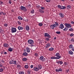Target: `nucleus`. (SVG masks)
I'll list each match as a JSON object with an SVG mask.
<instances>
[{
  "label": "nucleus",
  "instance_id": "obj_1",
  "mask_svg": "<svg viewBox=\"0 0 74 74\" xmlns=\"http://www.w3.org/2000/svg\"><path fill=\"white\" fill-rule=\"evenodd\" d=\"M55 56L56 57H51V59H59L61 58V56L60 55V54L58 53H56Z\"/></svg>",
  "mask_w": 74,
  "mask_h": 74
},
{
  "label": "nucleus",
  "instance_id": "obj_2",
  "mask_svg": "<svg viewBox=\"0 0 74 74\" xmlns=\"http://www.w3.org/2000/svg\"><path fill=\"white\" fill-rule=\"evenodd\" d=\"M64 25L65 26V28L63 29L64 31H67V30L69 29L68 28H71L72 27L71 24L68 23H65L64 24Z\"/></svg>",
  "mask_w": 74,
  "mask_h": 74
},
{
  "label": "nucleus",
  "instance_id": "obj_3",
  "mask_svg": "<svg viewBox=\"0 0 74 74\" xmlns=\"http://www.w3.org/2000/svg\"><path fill=\"white\" fill-rule=\"evenodd\" d=\"M27 42L28 44L29 45L30 47H34V41L32 39H29L28 40Z\"/></svg>",
  "mask_w": 74,
  "mask_h": 74
},
{
  "label": "nucleus",
  "instance_id": "obj_4",
  "mask_svg": "<svg viewBox=\"0 0 74 74\" xmlns=\"http://www.w3.org/2000/svg\"><path fill=\"white\" fill-rule=\"evenodd\" d=\"M58 7L59 8H60L61 10H64L66 8V7L65 6H61L60 5H58Z\"/></svg>",
  "mask_w": 74,
  "mask_h": 74
},
{
  "label": "nucleus",
  "instance_id": "obj_5",
  "mask_svg": "<svg viewBox=\"0 0 74 74\" xmlns=\"http://www.w3.org/2000/svg\"><path fill=\"white\" fill-rule=\"evenodd\" d=\"M12 33H15L16 32V29L14 27H12L11 29Z\"/></svg>",
  "mask_w": 74,
  "mask_h": 74
},
{
  "label": "nucleus",
  "instance_id": "obj_6",
  "mask_svg": "<svg viewBox=\"0 0 74 74\" xmlns=\"http://www.w3.org/2000/svg\"><path fill=\"white\" fill-rule=\"evenodd\" d=\"M21 8V10H22V11H27V9H26V8L24 6H21L20 7Z\"/></svg>",
  "mask_w": 74,
  "mask_h": 74
},
{
  "label": "nucleus",
  "instance_id": "obj_7",
  "mask_svg": "<svg viewBox=\"0 0 74 74\" xmlns=\"http://www.w3.org/2000/svg\"><path fill=\"white\" fill-rule=\"evenodd\" d=\"M44 37H48V38H50L51 37V36L48 34V33H45L44 34Z\"/></svg>",
  "mask_w": 74,
  "mask_h": 74
},
{
  "label": "nucleus",
  "instance_id": "obj_8",
  "mask_svg": "<svg viewBox=\"0 0 74 74\" xmlns=\"http://www.w3.org/2000/svg\"><path fill=\"white\" fill-rule=\"evenodd\" d=\"M56 27V26L55 25V24H53L50 26V27L51 29H54L55 27Z\"/></svg>",
  "mask_w": 74,
  "mask_h": 74
},
{
  "label": "nucleus",
  "instance_id": "obj_9",
  "mask_svg": "<svg viewBox=\"0 0 74 74\" xmlns=\"http://www.w3.org/2000/svg\"><path fill=\"white\" fill-rule=\"evenodd\" d=\"M45 58H44V57L43 56H41L39 58L40 60H41L42 62H44L45 61Z\"/></svg>",
  "mask_w": 74,
  "mask_h": 74
},
{
  "label": "nucleus",
  "instance_id": "obj_10",
  "mask_svg": "<svg viewBox=\"0 0 74 74\" xmlns=\"http://www.w3.org/2000/svg\"><path fill=\"white\" fill-rule=\"evenodd\" d=\"M56 72H59V71H62L63 70L62 68H60L59 69H56Z\"/></svg>",
  "mask_w": 74,
  "mask_h": 74
},
{
  "label": "nucleus",
  "instance_id": "obj_11",
  "mask_svg": "<svg viewBox=\"0 0 74 74\" xmlns=\"http://www.w3.org/2000/svg\"><path fill=\"white\" fill-rule=\"evenodd\" d=\"M59 15L60 16L61 18H63L64 17V14L62 12H60L59 14Z\"/></svg>",
  "mask_w": 74,
  "mask_h": 74
},
{
  "label": "nucleus",
  "instance_id": "obj_12",
  "mask_svg": "<svg viewBox=\"0 0 74 74\" xmlns=\"http://www.w3.org/2000/svg\"><path fill=\"white\" fill-rule=\"evenodd\" d=\"M51 46V44L49 43H48L46 45L45 48H49V47Z\"/></svg>",
  "mask_w": 74,
  "mask_h": 74
},
{
  "label": "nucleus",
  "instance_id": "obj_13",
  "mask_svg": "<svg viewBox=\"0 0 74 74\" xmlns=\"http://www.w3.org/2000/svg\"><path fill=\"white\" fill-rule=\"evenodd\" d=\"M34 70L35 71H37L39 70V69L37 67H34Z\"/></svg>",
  "mask_w": 74,
  "mask_h": 74
},
{
  "label": "nucleus",
  "instance_id": "obj_14",
  "mask_svg": "<svg viewBox=\"0 0 74 74\" xmlns=\"http://www.w3.org/2000/svg\"><path fill=\"white\" fill-rule=\"evenodd\" d=\"M60 27L61 29H63L64 27V26L63 24H61Z\"/></svg>",
  "mask_w": 74,
  "mask_h": 74
},
{
  "label": "nucleus",
  "instance_id": "obj_15",
  "mask_svg": "<svg viewBox=\"0 0 74 74\" xmlns=\"http://www.w3.org/2000/svg\"><path fill=\"white\" fill-rule=\"evenodd\" d=\"M25 29L26 30H30V28L29 27V26L28 25H26L25 26Z\"/></svg>",
  "mask_w": 74,
  "mask_h": 74
},
{
  "label": "nucleus",
  "instance_id": "obj_16",
  "mask_svg": "<svg viewBox=\"0 0 74 74\" xmlns=\"http://www.w3.org/2000/svg\"><path fill=\"white\" fill-rule=\"evenodd\" d=\"M57 63H58V64H60V65H62V64H63V61H58V62H57Z\"/></svg>",
  "mask_w": 74,
  "mask_h": 74
},
{
  "label": "nucleus",
  "instance_id": "obj_17",
  "mask_svg": "<svg viewBox=\"0 0 74 74\" xmlns=\"http://www.w3.org/2000/svg\"><path fill=\"white\" fill-rule=\"evenodd\" d=\"M3 46L5 48H7V47H9V45L7 43H4L3 44Z\"/></svg>",
  "mask_w": 74,
  "mask_h": 74
},
{
  "label": "nucleus",
  "instance_id": "obj_18",
  "mask_svg": "<svg viewBox=\"0 0 74 74\" xmlns=\"http://www.w3.org/2000/svg\"><path fill=\"white\" fill-rule=\"evenodd\" d=\"M18 29L19 30H22L23 29V28L22 27L19 26L18 27Z\"/></svg>",
  "mask_w": 74,
  "mask_h": 74
},
{
  "label": "nucleus",
  "instance_id": "obj_19",
  "mask_svg": "<svg viewBox=\"0 0 74 74\" xmlns=\"http://www.w3.org/2000/svg\"><path fill=\"white\" fill-rule=\"evenodd\" d=\"M71 8V6L70 5H68L66 6V8L67 10H70Z\"/></svg>",
  "mask_w": 74,
  "mask_h": 74
},
{
  "label": "nucleus",
  "instance_id": "obj_20",
  "mask_svg": "<svg viewBox=\"0 0 74 74\" xmlns=\"http://www.w3.org/2000/svg\"><path fill=\"white\" fill-rule=\"evenodd\" d=\"M23 56H27V55H28V53L26 52H24L23 53Z\"/></svg>",
  "mask_w": 74,
  "mask_h": 74
},
{
  "label": "nucleus",
  "instance_id": "obj_21",
  "mask_svg": "<svg viewBox=\"0 0 74 74\" xmlns=\"http://www.w3.org/2000/svg\"><path fill=\"white\" fill-rule=\"evenodd\" d=\"M69 54L71 55H73V52L71 50L69 51Z\"/></svg>",
  "mask_w": 74,
  "mask_h": 74
},
{
  "label": "nucleus",
  "instance_id": "obj_22",
  "mask_svg": "<svg viewBox=\"0 0 74 74\" xmlns=\"http://www.w3.org/2000/svg\"><path fill=\"white\" fill-rule=\"evenodd\" d=\"M26 51H27V52L28 53H29V52H30V49L28 47H27L26 48Z\"/></svg>",
  "mask_w": 74,
  "mask_h": 74
},
{
  "label": "nucleus",
  "instance_id": "obj_23",
  "mask_svg": "<svg viewBox=\"0 0 74 74\" xmlns=\"http://www.w3.org/2000/svg\"><path fill=\"white\" fill-rule=\"evenodd\" d=\"M53 50H54V48L53 47H51L49 49V51H53Z\"/></svg>",
  "mask_w": 74,
  "mask_h": 74
},
{
  "label": "nucleus",
  "instance_id": "obj_24",
  "mask_svg": "<svg viewBox=\"0 0 74 74\" xmlns=\"http://www.w3.org/2000/svg\"><path fill=\"white\" fill-rule=\"evenodd\" d=\"M38 69L40 70V69H42V66L40 64L38 65Z\"/></svg>",
  "mask_w": 74,
  "mask_h": 74
},
{
  "label": "nucleus",
  "instance_id": "obj_25",
  "mask_svg": "<svg viewBox=\"0 0 74 74\" xmlns=\"http://www.w3.org/2000/svg\"><path fill=\"white\" fill-rule=\"evenodd\" d=\"M69 48H73V46L71 44H70L69 46Z\"/></svg>",
  "mask_w": 74,
  "mask_h": 74
},
{
  "label": "nucleus",
  "instance_id": "obj_26",
  "mask_svg": "<svg viewBox=\"0 0 74 74\" xmlns=\"http://www.w3.org/2000/svg\"><path fill=\"white\" fill-rule=\"evenodd\" d=\"M18 19H19L20 20H21V21H22V20H23V18H22V17L20 16H19L18 17Z\"/></svg>",
  "mask_w": 74,
  "mask_h": 74
},
{
  "label": "nucleus",
  "instance_id": "obj_27",
  "mask_svg": "<svg viewBox=\"0 0 74 74\" xmlns=\"http://www.w3.org/2000/svg\"><path fill=\"white\" fill-rule=\"evenodd\" d=\"M8 51L9 52H12V48L10 47V48L8 49Z\"/></svg>",
  "mask_w": 74,
  "mask_h": 74
},
{
  "label": "nucleus",
  "instance_id": "obj_28",
  "mask_svg": "<svg viewBox=\"0 0 74 74\" xmlns=\"http://www.w3.org/2000/svg\"><path fill=\"white\" fill-rule=\"evenodd\" d=\"M25 68L26 69H27L29 68V66L27 65H26L25 66Z\"/></svg>",
  "mask_w": 74,
  "mask_h": 74
},
{
  "label": "nucleus",
  "instance_id": "obj_29",
  "mask_svg": "<svg viewBox=\"0 0 74 74\" xmlns=\"http://www.w3.org/2000/svg\"><path fill=\"white\" fill-rule=\"evenodd\" d=\"M12 62H13V64H16V61L14 60L13 61V60H12Z\"/></svg>",
  "mask_w": 74,
  "mask_h": 74
},
{
  "label": "nucleus",
  "instance_id": "obj_30",
  "mask_svg": "<svg viewBox=\"0 0 74 74\" xmlns=\"http://www.w3.org/2000/svg\"><path fill=\"white\" fill-rule=\"evenodd\" d=\"M39 12L41 13H44V11L42 9H40Z\"/></svg>",
  "mask_w": 74,
  "mask_h": 74
},
{
  "label": "nucleus",
  "instance_id": "obj_31",
  "mask_svg": "<svg viewBox=\"0 0 74 74\" xmlns=\"http://www.w3.org/2000/svg\"><path fill=\"white\" fill-rule=\"evenodd\" d=\"M69 31H70V32H73V30H74V29H73L72 28H71L69 29Z\"/></svg>",
  "mask_w": 74,
  "mask_h": 74
},
{
  "label": "nucleus",
  "instance_id": "obj_32",
  "mask_svg": "<svg viewBox=\"0 0 74 74\" xmlns=\"http://www.w3.org/2000/svg\"><path fill=\"white\" fill-rule=\"evenodd\" d=\"M23 61H26L27 60V58H23L22 59Z\"/></svg>",
  "mask_w": 74,
  "mask_h": 74
},
{
  "label": "nucleus",
  "instance_id": "obj_33",
  "mask_svg": "<svg viewBox=\"0 0 74 74\" xmlns=\"http://www.w3.org/2000/svg\"><path fill=\"white\" fill-rule=\"evenodd\" d=\"M38 25L39 26H42V23H39Z\"/></svg>",
  "mask_w": 74,
  "mask_h": 74
},
{
  "label": "nucleus",
  "instance_id": "obj_34",
  "mask_svg": "<svg viewBox=\"0 0 74 74\" xmlns=\"http://www.w3.org/2000/svg\"><path fill=\"white\" fill-rule=\"evenodd\" d=\"M34 10H32L31 11V13L32 14H34Z\"/></svg>",
  "mask_w": 74,
  "mask_h": 74
},
{
  "label": "nucleus",
  "instance_id": "obj_35",
  "mask_svg": "<svg viewBox=\"0 0 74 74\" xmlns=\"http://www.w3.org/2000/svg\"><path fill=\"white\" fill-rule=\"evenodd\" d=\"M55 25H56V27H57V26H59V23H58L56 22H55Z\"/></svg>",
  "mask_w": 74,
  "mask_h": 74
},
{
  "label": "nucleus",
  "instance_id": "obj_36",
  "mask_svg": "<svg viewBox=\"0 0 74 74\" xmlns=\"http://www.w3.org/2000/svg\"><path fill=\"white\" fill-rule=\"evenodd\" d=\"M45 40L46 41H49V38H45Z\"/></svg>",
  "mask_w": 74,
  "mask_h": 74
},
{
  "label": "nucleus",
  "instance_id": "obj_37",
  "mask_svg": "<svg viewBox=\"0 0 74 74\" xmlns=\"http://www.w3.org/2000/svg\"><path fill=\"white\" fill-rule=\"evenodd\" d=\"M36 7L37 8H40V6L38 5H36Z\"/></svg>",
  "mask_w": 74,
  "mask_h": 74
},
{
  "label": "nucleus",
  "instance_id": "obj_38",
  "mask_svg": "<svg viewBox=\"0 0 74 74\" xmlns=\"http://www.w3.org/2000/svg\"><path fill=\"white\" fill-rule=\"evenodd\" d=\"M56 34H60L61 32H60L57 31L56 32Z\"/></svg>",
  "mask_w": 74,
  "mask_h": 74
},
{
  "label": "nucleus",
  "instance_id": "obj_39",
  "mask_svg": "<svg viewBox=\"0 0 74 74\" xmlns=\"http://www.w3.org/2000/svg\"><path fill=\"white\" fill-rule=\"evenodd\" d=\"M24 72L23 71H21L19 72V74H24Z\"/></svg>",
  "mask_w": 74,
  "mask_h": 74
},
{
  "label": "nucleus",
  "instance_id": "obj_40",
  "mask_svg": "<svg viewBox=\"0 0 74 74\" xmlns=\"http://www.w3.org/2000/svg\"><path fill=\"white\" fill-rule=\"evenodd\" d=\"M4 70V69H0V72H3V71Z\"/></svg>",
  "mask_w": 74,
  "mask_h": 74
},
{
  "label": "nucleus",
  "instance_id": "obj_41",
  "mask_svg": "<svg viewBox=\"0 0 74 74\" xmlns=\"http://www.w3.org/2000/svg\"><path fill=\"white\" fill-rule=\"evenodd\" d=\"M4 26L5 27H7V26H8V24L7 23H5L4 24Z\"/></svg>",
  "mask_w": 74,
  "mask_h": 74
},
{
  "label": "nucleus",
  "instance_id": "obj_42",
  "mask_svg": "<svg viewBox=\"0 0 74 74\" xmlns=\"http://www.w3.org/2000/svg\"><path fill=\"white\" fill-rule=\"evenodd\" d=\"M70 37H73V36H74V34L73 33H71L70 35Z\"/></svg>",
  "mask_w": 74,
  "mask_h": 74
},
{
  "label": "nucleus",
  "instance_id": "obj_43",
  "mask_svg": "<svg viewBox=\"0 0 74 74\" xmlns=\"http://www.w3.org/2000/svg\"><path fill=\"white\" fill-rule=\"evenodd\" d=\"M9 3L10 4H11V3H12V1L11 0H10L9 1Z\"/></svg>",
  "mask_w": 74,
  "mask_h": 74
},
{
  "label": "nucleus",
  "instance_id": "obj_44",
  "mask_svg": "<svg viewBox=\"0 0 74 74\" xmlns=\"http://www.w3.org/2000/svg\"><path fill=\"white\" fill-rule=\"evenodd\" d=\"M70 70L69 69H68V70H66V73H68L69 71Z\"/></svg>",
  "mask_w": 74,
  "mask_h": 74
},
{
  "label": "nucleus",
  "instance_id": "obj_45",
  "mask_svg": "<svg viewBox=\"0 0 74 74\" xmlns=\"http://www.w3.org/2000/svg\"><path fill=\"white\" fill-rule=\"evenodd\" d=\"M46 1V2H47V3H49V2H50L51 1V0H45Z\"/></svg>",
  "mask_w": 74,
  "mask_h": 74
},
{
  "label": "nucleus",
  "instance_id": "obj_46",
  "mask_svg": "<svg viewBox=\"0 0 74 74\" xmlns=\"http://www.w3.org/2000/svg\"><path fill=\"white\" fill-rule=\"evenodd\" d=\"M30 71H31L30 70H29V71H28L27 72V74H30Z\"/></svg>",
  "mask_w": 74,
  "mask_h": 74
},
{
  "label": "nucleus",
  "instance_id": "obj_47",
  "mask_svg": "<svg viewBox=\"0 0 74 74\" xmlns=\"http://www.w3.org/2000/svg\"><path fill=\"white\" fill-rule=\"evenodd\" d=\"M40 8L42 10H44V9H45V8L44 7H40Z\"/></svg>",
  "mask_w": 74,
  "mask_h": 74
},
{
  "label": "nucleus",
  "instance_id": "obj_48",
  "mask_svg": "<svg viewBox=\"0 0 74 74\" xmlns=\"http://www.w3.org/2000/svg\"><path fill=\"white\" fill-rule=\"evenodd\" d=\"M17 23H18V25H21V22L20 21H18Z\"/></svg>",
  "mask_w": 74,
  "mask_h": 74
},
{
  "label": "nucleus",
  "instance_id": "obj_49",
  "mask_svg": "<svg viewBox=\"0 0 74 74\" xmlns=\"http://www.w3.org/2000/svg\"><path fill=\"white\" fill-rule=\"evenodd\" d=\"M34 56H35L37 57V56H38V54L37 53H35L34 54Z\"/></svg>",
  "mask_w": 74,
  "mask_h": 74
},
{
  "label": "nucleus",
  "instance_id": "obj_50",
  "mask_svg": "<svg viewBox=\"0 0 74 74\" xmlns=\"http://www.w3.org/2000/svg\"><path fill=\"white\" fill-rule=\"evenodd\" d=\"M9 63H10V64H13V62L12 61H10L9 62Z\"/></svg>",
  "mask_w": 74,
  "mask_h": 74
},
{
  "label": "nucleus",
  "instance_id": "obj_51",
  "mask_svg": "<svg viewBox=\"0 0 74 74\" xmlns=\"http://www.w3.org/2000/svg\"><path fill=\"white\" fill-rule=\"evenodd\" d=\"M71 41L72 42H74V39H73V38H71Z\"/></svg>",
  "mask_w": 74,
  "mask_h": 74
},
{
  "label": "nucleus",
  "instance_id": "obj_52",
  "mask_svg": "<svg viewBox=\"0 0 74 74\" xmlns=\"http://www.w3.org/2000/svg\"><path fill=\"white\" fill-rule=\"evenodd\" d=\"M0 67H4L3 66V64H0Z\"/></svg>",
  "mask_w": 74,
  "mask_h": 74
},
{
  "label": "nucleus",
  "instance_id": "obj_53",
  "mask_svg": "<svg viewBox=\"0 0 74 74\" xmlns=\"http://www.w3.org/2000/svg\"><path fill=\"white\" fill-rule=\"evenodd\" d=\"M20 67H21V65H18L17 66V68H20Z\"/></svg>",
  "mask_w": 74,
  "mask_h": 74
},
{
  "label": "nucleus",
  "instance_id": "obj_54",
  "mask_svg": "<svg viewBox=\"0 0 74 74\" xmlns=\"http://www.w3.org/2000/svg\"><path fill=\"white\" fill-rule=\"evenodd\" d=\"M71 24H74V21H71Z\"/></svg>",
  "mask_w": 74,
  "mask_h": 74
},
{
  "label": "nucleus",
  "instance_id": "obj_55",
  "mask_svg": "<svg viewBox=\"0 0 74 74\" xmlns=\"http://www.w3.org/2000/svg\"><path fill=\"white\" fill-rule=\"evenodd\" d=\"M33 65H31L30 66V68H31V69H32V68H33Z\"/></svg>",
  "mask_w": 74,
  "mask_h": 74
},
{
  "label": "nucleus",
  "instance_id": "obj_56",
  "mask_svg": "<svg viewBox=\"0 0 74 74\" xmlns=\"http://www.w3.org/2000/svg\"><path fill=\"white\" fill-rule=\"evenodd\" d=\"M72 51H74V47H73L72 49Z\"/></svg>",
  "mask_w": 74,
  "mask_h": 74
},
{
  "label": "nucleus",
  "instance_id": "obj_57",
  "mask_svg": "<svg viewBox=\"0 0 74 74\" xmlns=\"http://www.w3.org/2000/svg\"><path fill=\"white\" fill-rule=\"evenodd\" d=\"M4 54H5V55H7V52H5L4 53Z\"/></svg>",
  "mask_w": 74,
  "mask_h": 74
},
{
  "label": "nucleus",
  "instance_id": "obj_58",
  "mask_svg": "<svg viewBox=\"0 0 74 74\" xmlns=\"http://www.w3.org/2000/svg\"><path fill=\"white\" fill-rule=\"evenodd\" d=\"M2 14H3V15H5V13H3V12Z\"/></svg>",
  "mask_w": 74,
  "mask_h": 74
},
{
  "label": "nucleus",
  "instance_id": "obj_59",
  "mask_svg": "<svg viewBox=\"0 0 74 74\" xmlns=\"http://www.w3.org/2000/svg\"><path fill=\"white\" fill-rule=\"evenodd\" d=\"M3 14V12H0V15H2Z\"/></svg>",
  "mask_w": 74,
  "mask_h": 74
},
{
  "label": "nucleus",
  "instance_id": "obj_60",
  "mask_svg": "<svg viewBox=\"0 0 74 74\" xmlns=\"http://www.w3.org/2000/svg\"><path fill=\"white\" fill-rule=\"evenodd\" d=\"M64 66H66V62H64Z\"/></svg>",
  "mask_w": 74,
  "mask_h": 74
},
{
  "label": "nucleus",
  "instance_id": "obj_61",
  "mask_svg": "<svg viewBox=\"0 0 74 74\" xmlns=\"http://www.w3.org/2000/svg\"><path fill=\"white\" fill-rule=\"evenodd\" d=\"M0 33H1V32H2V31H3V30H2V29H0Z\"/></svg>",
  "mask_w": 74,
  "mask_h": 74
},
{
  "label": "nucleus",
  "instance_id": "obj_62",
  "mask_svg": "<svg viewBox=\"0 0 74 74\" xmlns=\"http://www.w3.org/2000/svg\"><path fill=\"white\" fill-rule=\"evenodd\" d=\"M11 11H12V12H14V10H12Z\"/></svg>",
  "mask_w": 74,
  "mask_h": 74
},
{
  "label": "nucleus",
  "instance_id": "obj_63",
  "mask_svg": "<svg viewBox=\"0 0 74 74\" xmlns=\"http://www.w3.org/2000/svg\"><path fill=\"white\" fill-rule=\"evenodd\" d=\"M54 40H56V37H54Z\"/></svg>",
  "mask_w": 74,
  "mask_h": 74
},
{
  "label": "nucleus",
  "instance_id": "obj_64",
  "mask_svg": "<svg viewBox=\"0 0 74 74\" xmlns=\"http://www.w3.org/2000/svg\"><path fill=\"white\" fill-rule=\"evenodd\" d=\"M30 5H31L30 4H29L28 5V7H30Z\"/></svg>",
  "mask_w": 74,
  "mask_h": 74
}]
</instances>
